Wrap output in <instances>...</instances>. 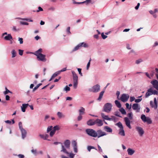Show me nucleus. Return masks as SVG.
<instances>
[{
	"mask_svg": "<svg viewBox=\"0 0 158 158\" xmlns=\"http://www.w3.org/2000/svg\"><path fill=\"white\" fill-rule=\"evenodd\" d=\"M127 116L129 118H128L127 117H125L124 118V120L125 123L126 125L129 128L131 129V121L130 120H132L133 119V114L132 112H131L128 113L127 114Z\"/></svg>",
	"mask_w": 158,
	"mask_h": 158,
	"instance_id": "1",
	"label": "nucleus"
},
{
	"mask_svg": "<svg viewBox=\"0 0 158 158\" xmlns=\"http://www.w3.org/2000/svg\"><path fill=\"white\" fill-rule=\"evenodd\" d=\"M86 133L89 136L96 138L97 137V135L95 130L91 129H87L85 130Z\"/></svg>",
	"mask_w": 158,
	"mask_h": 158,
	"instance_id": "2",
	"label": "nucleus"
},
{
	"mask_svg": "<svg viewBox=\"0 0 158 158\" xmlns=\"http://www.w3.org/2000/svg\"><path fill=\"white\" fill-rule=\"evenodd\" d=\"M112 105L110 103H107L105 104L103 107V111L107 113H110L112 109Z\"/></svg>",
	"mask_w": 158,
	"mask_h": 158,
	"instance_id": "3",
	"label": "nucleus"
},
{
	"mask_svg": "<svg viewBox=\"0 0 158 158\" xmlns=\"http://www.w3.org/2000/svg\"><path fill=\"white\" fill-rule=\"evenodd\" d=\"M141 118L144 122H147L148 124H151L152 123V121L149 117H147L143 114H142L141 116Z\"/></svg>",
	"mask_w": 158,
	"mask_h": 158,
	"instance_id": "4",
	"label": "nucleus"
},
{
	"mask_svg": "<svg viewBox=\"0 0 158 158\" xmlns=\"http://www.w3.org/2000/svg\"><path fill=\"white\" fill-rule=\"evenodd\" d=\"M100 87V86L99 85L97 84L93 86L91 89H90L89 91L94 93L97 92L99 91Z\"/></svg>",
	"mask_w": 158,
	"mask_h": 158,
	"instance_id": "5",
	"label": "nucleus"
},
{
	"mask_svg": "<svg viewBox=\"0 0 158 158\" xmlns=\"http://www.w3.org/2000/svg\"><path fill=\"white\" fill-rule=\"evenodd\" d=\"M96 131L97 135V137L98 138L106 135H107V134L105 132L103 131L101 129L98 130Z\"/></svg>",
	"mask_w": 158,
	"mask_h": 158,
	"instance_id": "6",
	"label": "nucleus"
},
{
	"mask_svg": "<svg viewBox=\"0 0 158 158\" xmlns=\"http://www.w3.org/2000/svg\"><path fill=\"white\" fill-rule=\"evenodd\" d=\"M129 97V95L128 94H123L121 97L120 99L123 102H125L128 100Z\"/></svg>",
	"mask_w": 158,
	"mask_h": 158,
	"instance_id": "7",
	"label": "nucleus"
},
{
	"mask_svg": "<svg viewBox=\"0 0 158 158\" xmlns=\"http://www.w3.org/2000/svg\"><path fill=\"white\" fill-rule=\"evenodd\" d=\"M151 83L153 87L158 90V81L154 79L151 81Z\"/></svg>",
	"mask_w": 158,
	"mask_h": 158,
	"instance_id": "8",
	"label": "nucleus"
},
{
	"mask_svg": "<svg viewBox=\"0 0 158 158\" xmlns=\"http://www.w3.org/2000/svg\"><path fill=\"white\" fill-rule=\"evenodd\" d=\"M136 129L138 132L139 135L140 136H142L144 133V131L143 129L141 127H136Z\"/></svg>",
	"mask_w": 158,
	"mask_h": 158,
	"instance_id": "9",
	"label": "nucleus"
},
{
	"mask_svg": "<svg viewBox=\"0 0 158 158\" xmlns=\"http://www.w3.org/2000/svg\"><path fill=\"white\" fill-rule=\"evenodd\" d=\"M132 108L133 110H136L137 112H139L140 107L138 103H134L133 104Z\"/></svg>",
	"mask_w": 158,
	"mask_h": 158,
	"instance_id": "10",
	"label": "nucleus"
},
{
	"mask_svg": "<svg viewBox=\"0 0 158 158\" xmlns=\"http://www.w3.org/2000/svg\"><path fill=\"white\" fill-rule=\"evenodd\" d=\"M45 57V55L41 54L40 55H37V58L39 60H40L42 61H45L46 60Z\"/></svg>",
	"mask_w": 158,
	"mask_h": 158,
	"instance_id": "11",
	"label": "nucleus"
},
{
	"mask_svg": "<svg viewBox=\"0 0 158 158\" xmlns=\"http://www.w3.org/2000/svg\"><path fill=\"white\" fill-rule=\"evenodd\" d=\"M103 122L102 121L98 118L97 119L95 120V124L98 127H101L103 125Z\"/></svg>",
	"mask_w": 158,
	"mask_h": 158,
	"instance_id": "12",
	"label": "nucleus"
},
{
	"mask_svg": "<svg viewBox=\"0 0 158 158\" xmlns=\"http://www.w3.org/2000/svg\"><path fill=\"white\" fill-rule=\"evenodd\" d=\"M153 94V89L151 88L148 90L147 92L145 94V97L148 98L149 96Z\"/></svg>",
	"mask_w": 158,
	"mask_h": 158,
	"instance_id": "13",
	"label": "nucleus"
},
{
	"mask_svg": "<svg viewBox=\"0 0 158 158\" xmlns=\"http://www.w3.org/2000/svg\"><path fill=\"white\" fill-rule=\"evenodd\" d=\"M59 143H61L62 145V150H61V151H62L67 154H69V153L67 151L66 149L64 148V147L62 143L58 142H54V144L55 145H57Z\"/></svg>",
	"mask_w": 158,
	"mask_h": 158,
	"instance_id": "14",
	"label": "nucleus"
},
{
	"mask_svg": "<svg viewBox=\"0 0 158 158\" xmlns=\"http://www.w3.org/2000/svg\"><path fill=\"white\" fill-rule=\"evenodd\" d=\"M73 76V81H78V76L73 71H72Z\"/></svg>",
	"mask_w": 158,
	"mask_h": 158,
	"instance_id": "15",
	"label": "nucleus"
},
{
	"mask_svg": "<svg viewBox=\"0 0 158 158\" xmlns=\"http://www.w3.org/2000/svg\"><path fill=\"white\" fill-rule=\"evenodd\" d=\"M22 134V137L23 139H24L25 137H26L27 135V132L26 130L23 129L20 130Z\"/></svg>",
	"mask_w": 158,
	"mask_h": 158,
	"instance_id": "16",
	"label": "nucleus"
},
{
	"mask_svg": "<svg viewBox=\"0 0 158 158\" xmlns=\"http://www.w3.org/2000/svg\"><path fill=\"white\" fill-rule=\"evenodd\" d=\"M4 39L5 40H13L12 37L10 34H8L7 35L4 37Z\"/></svg>",
	"mask_w": 158,
	"mask_h": 158,
	"instance_id": "17",
	"label": "nucleus"
},
{
	"mask_svg": "<svg viewBox=\"0 0 158 158\" xmlns=\"http://www.w3.org/2000/svg\"><path fill=\"white\" fill-rule=\"evenodd\" d=\"M64 144L66 148L69 149L70 148V142L68 139L66 140L64 142Z\"/></svg>",
	"mask_w": 158,
	"mask_h": 158,
	"instance_id": "18",
	"label": "nucleus"
},
{
	"mask_svg": "<svg viewBox=\"0 0 158 158\" xmlns=\"http://www.w3.org/2000/svg\"><path fill=\"white\" fill-rule=\"evenodd\" d=\"M29 106L28 104H22V106L21 107V110L23 112H24L26 111V109L27 107V106Z\"/></svg>",
	"mask_w": 158,
	"mask_h": 158,
	"instance_id": "19",
	"label": "nucleus"
},
{
	"mask_svg": "<svg viewBox=\"0 0 158 158\" xmlns=\"http://www.w3.org/2000/svg\"><path fill=\"white\" fill-rule=\"evenodd\" d=\"M102 118L105 120L110 121L112 120V118L108 117V116L106 115L104 113H102L101 114Z\"/></svg>",
	"mask_w": 158,
	"mask_h": 158,
	"instance_id": "20",
	"label": "nucleus"
},
{
	"mask_svg": "<svg viewBox=\"0 0 158 158\" xmlns=\"http://www.w3.org/2000/svg\"><path fill=\"white\" fill-rule=\"evenodd\" d=\"M85 109L82 107H81L79 110L78 112L79 115H83L85 114Z\"/></svg>",
	"mask_w": 158,
	"mask_h": 158,
	"instance_id": "21",
	"label": "nucleus"
},
{
	"mask_svg": "<svg viewBox=\"0 0 158 158\" xmlns=\"http://www.w3.org/2000/svg\"><path fill=\"white\" fill-rule=\"evenodd\" d=\"M87 125L89 126H93L95 124V120L94 121L92 119H90L87 122Z\"/></svg>",
	"mask_w": 158,
	"mask_h": 158,
	"instance_id": "22",
	"label": "nucleus"
},
{
	"mask_svg": "<svg viewBox=\"0 0 158 158\" xmlns=\"http://www.w3.org/2000/svg\"><path fill=\"white\" fill-rule=\"evenodd\" d=\"M59 74L60 72H58V71L55 72L52 75L50 79L49 80V81H52L53 79H54L55 77H56Z\"/></svg>",
	"mask_w": 158,
	"mask_h": 158,
	"instance_id": "23",
	"label": "nucleus"
},
{
	"mask_svg": "<svg viewBox=\"0 0 158 158\" xmlns=\"http://www.w3.org/2000/svg\"><path fill=\"white\" fill-rule=\"evenodd\" d=\"M127 152L128 154L129 155H132L135 152L134 150L130 148H129L127 149Z\"/></svg>",
	"mask_w": 158,
	"mask_h": 158,
	"instance_id": "24",
	"label": "nucleus"
},
{
	"mask_svg": "<svg viewBox=\"0 0 158 158\" xmlns=\"http://www.w3.org/2000/svg\"><path fill=\"white\" fill-rule=\"evenodd\" d=\"M104 129L107 132L111 133L112 132V129L108 126H106L104 127Z\"/></svg>",
	"mask_w": 158,
	"mask_h": 158,
	"instance_id": "25",
	"label": "nucleus"
},
{
	"mask_svg": "<svg viewBox=\"0 0 158 158\" xmlns=\"http://www.w3.org/2000/svg\"><path fill=\"white\" fill-rule=\"evenodd\" d=\"M42 51V49L41 48H40L38 50L35 52L34 54L37 57V55H40V54H42L41 52Z\"/></svg>",
	"mask_w": 158,
	"mask_h": 158,
	"instance_id": "26",
	"label": "nucleus"
},
{
	"mask_svg": "<svg viewBox=\"0 0 158 158\" xmlns=\"http://www.w3.org/2000/svg\"><path fill=\"white\" fill-rule=\"evenodd\" d=\"M154 106H152V107H153L155 109H156L157 107V103L156 98H154Z\"/></svg>",
	"mask_w": 158,
	"mask_h": 158,
	"instance_id": "27",
	"label": "nucleus"
},
{
	"mask_svg": "<svg viewBox=\"0 0 158 158\" xmlns=\"http://www.w3.org/2000/svg\"><path fill=\"white\" fill-rule=\"evenodd\" d=\"M104 93V91H102L100 93L99 95V96L98 97V100L99 101H100L101 100Z\"/></svg>",
	"mask_w": 158,
	"mask_h": 158,
	"instance_id": "28",
	"label": "nucleus"
},
{
	"mask_svg": "<svg viewBox=\"0 0 158 158\" xmlns=\"http://www.w3.org/2000/svg\"><path fill=\"white\" fill-rule=\"evenodd\" d=\"M119 134L123 136H124L125 135V133L123 129H119Z\"/></svg>",
	"mask_w": 158,
	"mask_h": 158,
	"instance_id": "29",
	"label": "nucleus"
},
{
	"mask_svg": "<svg viewBox=\"0 0 158 158\" xmlns=\"http://www.w3.org/2000/svg\"><path fill=\"white\" fill-rule=\"evenodd\" d=\"M57 115L58 117L60 118H64L65 115H64L61 112H58L57 113Z\"/></svg>",
	"mask_w": 158,
	"mask_h": 158,
	"instance_id": "30",
	"label": "nucleus"
},
{
	"mask_svg": "<svg viewBox=\"0 0 158 158\" xmlns=\"http://www.w3.org/2000/svg\"><path fill=\"white\" fill-rule=\"evenodd\" d=\"M115 103L116 106L119 108H121V105L120 102L118 100H116L115 101Z\"/></svg>",
	"mask_w": 158,
	"mask_h": 158,
	"instance_id": "31",
	"label": "nucleus"
},
{
	"mask_svg": "<svg viewBox=\"0 0 158 158\" xmlns=\"http://www.w3.org/2000/svg\"><path fill=\"white\" fill-rule=\"evenodd\" d=\"M81 44H78L77 46H76L74 48V49H73V51H75L76 50H78V49H79L80 48H81Z\"/></svg>",
	"mask_w": 158,
	"mask_h": 158,
	"instance_id": "32",
	"label": "nucleus"
},
{
	"mask_svg": "<svg viewBox=\"0 0 158 158\" xmlns=\"http://www.w3.org/2000/svg\"><path fill=\"white\" fill-rule=\"evenodd\" d=\"M11 54L12 55V57L14 58L16 56V52L15 49H13L11 52Z\"/></svg>",
	"mask_w": 158,
	"mask_h": 158,
	"instance_id": "33",
	"label": "nucleus"
},
{
	"mask_svg": "<svg viewBox=\"0 0 158 158\" xmlns=\"http://www.w3.org/2000/svg\"><path fill=\"white\" fill-rule=\"evenodd\" d=\"M117 125L120 128V129H122L123 128L122 124L120 122H119L117 123Z\"/></svg>",
	"mask_w": 158,
	"mask_h": 158,
	"instance_id": "34",
	"label": "nucleus"
},
{
	"mask_svg": "<svg viewBox=\"0 0 158 158\" xmlns=\"http://www.w3.org/2000/svg\"><path fill=\"white\" fill-rule=\"evenodd\" d=\"M120 111L123 114H126L125 110L123 108H121L120 109Z\"/></svg>",
	"mask_w": 158,
	"mask_h": 158,
	"instance_id": "35",
	"label": "nucleus"
},
{
	"mask_svg": "<svg viewBox=\"0 0 158 158\" xmlns=\"http://www.w3.org/2000/svg\"><path fill=\"white\" fill-rule=\"evenodd\" d=\"M80 44H81V47H83L85 48H87L88 47V45L87 44L85 43L84 42H82L80 43Z\"/></svg>",
	"mask_w": 158,
	"mask_h": 158,
	"instance_id": "36",
	"label": "nucleus"
},
{
	"mask_svg": "<svg viewBox=\"0 0 158 158\" xmlns=\"http://www.w3.org/2000/svg\"><path fill=\"white\" fill-rule=\"evenodd\" d=\"M59 129L60 128L59 126H58L56 125L53 127V129L52 130L56 132V131L58 130H59Z\"/></svg>",
	"mask_w": 158,
	"mask_h": 158,
	"instance_id": "37",
	"label": "nucleus"
},
{
	"mask_svg": "<svg viewBox=\"0 0 158 158\" xmlns=\"http://www.w3.org/2000/svg\"><path fill=\"white\" fill-rule=\"evenodd\" d=\"M5 89H6V91H5L4 92V94H7L8 93H12V92L10 91L6 88Z\"/></svg>",
	"mask_w": 158,
	"mask_h": 158,
	"instance_id": "38",
	"label": "nucleus"
},
{
	"mask_svg": "<svg viewBox=\"0 0 158 158\" xmlns=\"http://www.w3.org/2000/svg\"><path fill=\"white\" fill-rule=\"evenodd\" d=\"M52 126H48L47 129V132L48 133L49 131H51L52 130Z\"/></svg>",
	"mask_w": 158,
	"mask_h": 158,
	"instance_id": "39",
	"label": "nucleus"
},
{
	"mask_svg": "<svg viewBox=\"0 0 158 158\" xmlns=\"http://www.w3.org/2000/svg\"><path fill=\"white\" fill-rule=\"evenodd\" d=\"M78 84V81H73V86L75 89H76Z\"/></svg>",
	"mask_w": 158,
	"mask_h": 158,
	"instance_id": "40",
	"label": "nucleus"
},
{
	"mask_svg": "<svg viewBox=\"0 0 158 158\" xmlns=\"http://www.w3.org/2000/svg\"><path fill=\"white\" fill-rule=\"evenodd\" d=\"M19 126L20 130L23 129V128L22 124L21 122H20L19 123Z\"/></svg>",
	"mask_w": 158,
	"mask_h": 158,
	"instance_id": "41",
	"label": "nucleus"
},
{
	"mask_svg": "<svg viewBox=\"0 0 158 158\" xmlns=\"http://www.w3.org/2000/svg\"><path fill=\"white\" fill-rule=\"evenodd\" d=\"M91 60V58H90V60H89V61L87 63V69L88 70L89 69V68L90 66V61Z\"/></svg>",
	"mask_w": 158,
	"mask_h": 158,
	"instance_id": "42",
	"label": "nucleus"
},
{
	"mask_svg": "<svg viewBox=\"0 0 158 158\" xmlns=\"http://www.w3.org/2000/svg\"><path fill=\"white\" fill-rule=\"evenodd\" d=\"M20 23L21 25H28L29 24V23L26 22H23V21H20Z\"/></svg>",
	"mask_w": 158,
	"mask_h": 158,
	"instance_id": "43",
	"label": "nucleus"
},
{
	"mask_svg": "<svg viewBox=\"0 0 158 158\" xmlns=\"http://www.w3.org/2000/svg\"><path fill=\"white\" fill-rule=\"evenodd\" d=\"M55 132L53 130H52L50 132V136L51 137H52L55 134Z\"/></svg>",
	"mask_w": 158,
	"mask_h": 158,
	"instance_id": "44",
	"label": "nucleus"
},
{
	"mask_svg": "<svg viewBox=\"0 0 158 158\" xmlns=\"http://www.w3.org/2000/svg\"><path fill=\"white\" fill-rule=\"evenodd\" d=\"M142 61H143V60L141 59H139L136 61L135 63L138 64Z\"/></svg>",
	"mask_w": 158,
	"mask_h": 158,
	"instance_id": "45",
	"label": "nucleus"
},
{
	"mask_svg": "<svg viewBox=\"0 0 158 158\" xmlns=\"http://www.w3.org/2000/svg\"><path fill=\"white\" fill-rule=\"evenodd\" d=\"M64 90L66 91H69L70 90V88L67 85L64 88Z\"/></svg>",
	"mask_w": 158,
	"mask_h": 158,
	"instance_id": "46",
	"label": "nucleus"
},
{
	"mask_svg": "<svg viewBox=\"0 0 158 158\" xmlns=\"http://www.w3.org/2000/svg\"><path fill=\"white\" fill-rule=\"evenodd\" d=\"M92 149H95V148L93 146H89L88 148V150L89 152H90L91 150Z\"/></svg>",
	"mask_w": 158,
	"mask_h": 158,
	"instance_id": "47",
	"label": "nucleus"
},
{
	"mask_svg": "<svg viewBox=\"0 0 158 158\" xmlns=\"http://www.w3.org/2000/svg\"><path fill=\"white\" fill-rule=\"evenodd\" d=\"M101 36H102V39H105L107 37V36L106 35H104V33H103V32L102 33Z\"/></svg>",
	"mask_w": 158,
	"mask_h": 158,
	"instance_id": "48",
	"label": "nucleus"
},
{
	"mask_svg": "<svg viewBox=\"0 0 158 158\" xmlns=\"http://www.w3.org/2000/svg\"><path fill=\"white\" fill-rule=\"evenodd\" d=\"M19 41L20 44H22L23 43V39L22 38H19Z\"/></svg>",
	"mask_w": 158,
	"mask_h": 158,
	"instance_id": "49",
	"label": "nucleus"
},
{
	"mask_svg": "<svg viewBox=\"0 0 158 158\" xmlns=\"http://www.w3.org/2000/svg\"><path fill=\"white\" fill-rule=\"evenodd\" d=\"M82 115H79L77 117V120L78 121H80L82 119Z\"/></svg>",
	"mask_w": 158,
	"mask_h": 158,
	"instance_id": "50",
	"label": "nucleus"
},
{
	"mask_svg": "<svg viewBox=\"0 0 158 158\" xmlns=\"http://www.w3.org/2000/svg\"><path fill=\"white\" fill-rule=\"evenodd\" d=\"M126 106L127 108L130 109H131V106H129V103H127L126 104Z\"/></svg>",
	"mask_w": 158,
	"mask_h": 158,
	"instance_id": "51",
	"label": "nucleus"
},
{
	"mask_svg": "<svg viewBox=\"0 0 158 158\" xmlns=\"http://www.w3.org/2000/svg\"><path fill=\"white\" fill-rule=\"evenodd\" d=\"M19 55L22 56L23 55V51L21 49H19Z\"/></svg>",
	"mask_w": 158,
	"mask_h": 158,
	"instance_id": "52",
	"label": "nucleus"
},
{
	"mask_svg": "<svg viewBox=\"0 0 158 158\" xmlns=\"http://www.w3.org/2000/svg\"><path fill=\"white\" fill-rule=\"evenodd\" d=\"M142 100V98L137 99L135 100V102L136 103H139L141 102Z\"/></svg>",
	"mask_w": 158,
	"mask_h": 158,
	"instance_id": "53",
	"label": "nucleus"
},
{
	"mask_svg": "<svg viewBox=\"0 0 158 158\" xmlns=\"http://www.w3.org/2000/svg\"><path fill=\"white\" fill-rule=\"evenodd\" d=\"M77 70L79 72V74L81 75V76H82V73H81V69L80 68H78Z\"/></svg>",
	"mask_w": 158,
	"mask_h": 158,
	"instance_id": "54",
	"label": "nucleus"
},
{
	"mask_svg": "<svg viewBox=\"0 0 158 158\" xmlns=\"http://www.w3.org/2000/svg\"><path fill=\"white\" fill-rule=\"evenodd\" d=\"M43 11V9L40 6L38 7V9L36 11V12H38L40 11Z\"/></svg>",
	"mask_w": 158,
	"mask_h": 158,
	"instance_id": "55",
	"label": "nucleus"
},
{
	"mask_svg": "<svg viewBox=\"0 0 158 158\" xmlns=\"http://www.w3.org/2000/svg\"><path fill=\"white\" fill-rule=\"evenodd\" d=\"M40 136L42 139L44 140H46V139L45 138V135H44L40 134Z\"/></svg>",
	"mask_w": 158,
	"mask_h": 158,
	"instance_id": "56",
	"label": "nucleus"
},
{
	"mask_svg": "<svg viewBox=\"0 0 158 158\" xmlns=\"http://www.w3.org/2000/svg\"><path fill=\"white\" fill-rule=\"evenodd\" d=\"M74 156V154L72 153H69V156L71 158H73Z\"/></svg>",
	"mask_w": 158,
	"mask_h": 158,
	"instance_id": "57",
	"label": "nucleus"
},
{
	"mask_svg": "<svg viewBox=\"0 0 158 158\" xmlns=\"http://www.w3.org/2000/svg\"><path fill=\"white\" fill-rule=\"evenodd\" d=\"M21 19L23 20L28 21L29 22H33V20H32L29 19H26V18L25 19Z\"/></svg>",
	"mask_w": 158,
	"mask_h": 158,
	"instance_id": "58",
	"label": "nucleus"
},
{
	"mask_svg": "<svg viewBox=\"0 0 158 158\" xmlns=\"http://www.w3.org/2000/svg\"><path fill=\"white\" fill-rule=\"evenodd\" d=\"M115 115L117 116H118V117H122V116H120V113L119 112H116L115 114Z\"/></svg>",
	"mask_w": 158,
	"mask_h": 158,
	"instance_id": "59",
	"label": "nucleus"
},
{
	"mask_svg": "<svg viewBox=\"0 0 158 158\" xmlns=\"http://www.w3.org/2000/svg\"><path fill=\"white\" fill-rule=\"evenodd\" d=\"M135 98L134 97H131L130 98V101L131 102H132L134 101L135 100Z\"/></svg>",
	"mask_w": 158,
	"mask_h": 158,
	"instance_id": "60",
	"label": "nucleus"
},
{
	"mask_svg": "<svg viewBox=\"0 0 158 158\" xmlns=\"http://www.w3.org/2000/svg\"><path fill=\"white\" fill-rule=\"evenodd\" d=\"M70 27H68L66 31L68 34H71V32L70 31Z\"/></svg>",
	"mask_w": 158,
	"mask_h": 158,
	"instance_id": "61",
	"label": "nucleus"
},
{
	"mask_svg": "<svg viewBox=\"0 0 158 158\" xmlns=\"http://www.w3.org/2000/svg\"><path fill=\"white\" fill-rule=\"evenodd\" d=\"M31 152L34 154H35L37 153V151L36 150H34L33 149L31 150Z\"/></svg>",
	"mask_w": 158,
	"mask_h": 158,
	"instance_id": "62",
	"label": "nucleus"
},
{
	"mask_svg": "<svg viewBox=\"0 0 158 158\" xmlns=\"http://www.w3.org/2000/svg\"><path fill=\"white\" fill-rule=\"evenodd\" d=\"M98 151L99 152H102V150L101 148V147H100V146L98 145Z\"/></svg>",
	"mask_w": 158,
	"mask_h": 158,
	"instance_id": "63",
	"label": "nucleus"
},
{
	"mask_svg": "<svg viewBox=\"0 0 158 158\" xmlns=\"http://www.w3.org/2000/svg\"><path fill=\"white\" fill-rule=\"evenodd\" d=\"M18 156L19 158H24V155L22 154H19L18 155Z\"/></svg>",
	"mask_w": 158,
	"mask_h": 158,
	"instance_id": "64",
	"label": "nucleus"
}]
</instances>
